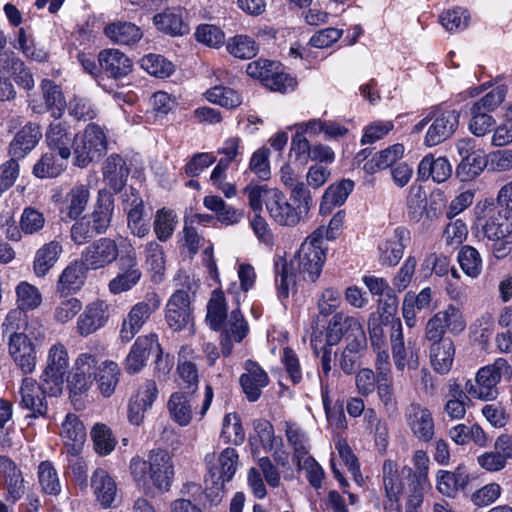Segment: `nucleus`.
Returning <instances> with one entry per match:
<instances>
[{
	"label": "nucleus",
	"mask_w": 512,
	"mask_h": 512,
	"mask_svg": "<svg viewBox=\"0 0 512 512\" xmlns=\"http://www.w3.org/2000/svg\"><path fill=\"white\" fill-rule=\"evenodd\" d=\"M120 270L121 273L117 274L109 281V291L114 294H121L131 290L138 284L141 279L142 273L137 268V258L134 248L130 247L120 257Z\"/></svg>",
	"instance_id": "2eb2a0df"
},
{
	"label": "nucleus",
	"mask_w": 512,
	"mask_h": 512,
	"mask_svg": "<svg viewBox=\"0 0 512 512\" xmlns=\"http://www.w3.org/2000/svg\"><path fill=\"white\" fill-rule=\"evenodd\" d=\"M98 63L101 69L113 78L128 75L132 69V61L118 49H105L99 53Z\"/></svg>",
	"instance_id": "cd10ccee"
},
{
	"label": "nucleus",
	"mask_w": 512,
	"mask_h": 512,
	"mask_svg": "<svg viewBox=\"0 0 512 512\" xmlns=\"http://www.w3.org/2000/svg\"><path fill=\"white\" fill-rule=\"evenodd\" d=\"M91 437L94 449L100 455L110 454L116 446L112 431L105 424H95L91 431Z\"/></svg>",
	"instance_id": "69168bd1"
},
{
	"label": "nucleus",
	"mask_w": 512,
	"mask_h": 512,
	"mask_svg": "<svg viewBox=\"0 0 512 512\" xmlns=\"http://www.w3.org/2000/svg\"><path fill=\"white\" fill-rule=\"evenodd\" d=\"M69 158H62L57 152L45 153L35 163L33 167V174L40 179L55 178L59 176L67 167Z\"/></svg>",
	"instance_id": "37998d69"
},
{
	"label": "nucleus",
	"mask_w": 512,
	"mask_h": 512,
	"mask_svg": "<svg viewBox=\"0 0 512 512\" xmlns=\"http://www.w3.org/2000/svg\"><path fill=\"white\" fill-rule=\"evenodd\" d=\"M258 45L247 35H236L227 42L228 52L236 58L251 59L258 52Z\"/></svg>",
	"instance_id": "bf43d9fd"
},
{
	"label": "nucleus",
	"mask_w": 512,
	"mask_h": 512,
	"mask_svg": "<svg viewBox=\"0 0 512 512\" xmlns=\"http://www.w3.org/2000/svg\"><path fill=\"white\" fill-rule=\"evenodd\" d=\"M406 205L409 218L415 222H419L427 207L426 191L421 185L413 184L410 186Z\"/></svg>",
	"instance_id": "4d7b16f0"
},
{
	"label": "nucleus",
	"mask_w": 512,
	"mask_h": 512,
	"mask_svg": "<svg viewBox=\"0 0 512 512\" xmlns=\"http://www.w3.org/2000/svg\"><path fill=\"white\" fill-rule=\"evenodd\" d=\"M221 438L226 443L240 445L245 439V432L236 413L226 414L223 419Z\"/></svg>",
	"instance_id": "e2e57ef3"
},
{
	"label": "nucleus",
	"mask_w": 512,
	"mask_h": 512,
	"mask_svg": "<svg viewBox=\"0 0 512 512\" xmlns=\"http://www.w3.org/2000/svg\"><path fill=\"white\" fill-rule=\"evenodd\" d=\"M113 211L114 201L111 195L105 191H99L94 210L91 215L87 217L98 235L104 234L108 230Z\"/></svg>",
	"instance_id": "c756f323"
},
{
	"label": "nucleus",
	"mask_w": 512,
	"mask_h": 512,
	"mask_svg": "<svg viewBox=\"0 0 512 512\" xmlns=\"http://www.w3.org/2000/svg\"><path fill=\"white\" fill-rule=\"evenodd\" d=\"M91 486L96 500L101 506L108 508L113 504L117 494V486L106 470L98 468L94 471Z\"/></svg>",
	"instance_id": "7c9ffc66"
},
{
	"label": "nucleus",
	"mask_w": 512,
	"mask_h": 512,
	"mask_svg": "<svg viewBox=\"0 0 512 512\" xmlns=\"http://www.w3.org/2000/svg\"><path fill=\"white\" fill-rule=\"evenodd\" d=\"M0 487L7 491L12 502L19 500L24 492V479L16 464L6 456H0Z\"/></svg>",
	"instance_id": "412c9836"
},
{
	"label": "nucleus",
	"mask_w": 512,
	"mask_h": 512,
	"mask_svg": "<svg viewBox=\"0 0 512 512\" xmlns=\"http://www.w3.org/2000/svg\"><path fill=\"white\" fill-rule=\"evenodd\" d=\"M89 199V187L85 184H76L61 200L60 213L70 220H76L85 211Z\"/></svg>",
	"instance_id": "bb28decb"
},
{
	"label": "nucleus",
	"mask_w": 512,
	"mask_h": 512,
	"mask_svg": "<svg viewBox=\"0 0 512 512\" xmlns=\"http://www.w3.org/2000/svg\"><path fill=\"white\" fill-rule=\"evenodd\" d=\"M42 137L38 124L28 123L22 127L9 144V154L13 158L22 159L29 154Z\"/></svg>",
	"instance_id": "393cba45"
},
{
	"label": "nucleus",
	"mask_w": 512,
	"mask_h": 512,
	"mask_svg": "<svg viewBox=\"0 0 512 512\" xmlns=\"http://www.w3.org/2000/svg\"><path fill=\"white\" fill-rule=\"evenodd\" d=\"M161 305V300L156 293H149L146 297L132 306L127 316L123 319L120 338L123 342H130L140 332L144 324L149 320Z\"/></svg>",
	"instance_id": "9b49d317"
},
{
	"label": "nucleus",
	"mask_w": 512,
	"mask_h": 512,
	"mask_svg": "<svg viewBox=\"0 0 512 512\" xmlns=\"http://www.w3.org/2000/svg\"><path fill=\"white\" fill-rule=\"evenodd\" d=\"M227 317L225 298L215 291L207 305L206 321L213 330H219Z\"/></svg>",
	"instance_id": "13d9d810"
},
{
	"label": "nucleus",
	"mask_w": 512,
	"mask_h": 512,
	"mask_svg": "<svg viewBox=\"0 0 512 512\" xmlns=\"http://www.w3.org/2000/svg\"><path fill=\"white\" fill-rule=\"evenodd\" d=\"M8 351L15 364L24 372L32 373L37 362L35 345L27 334L14 332L10 334Z\"/></svg>",
	"instance_id": "f3484780"
},
{
	"label": "nucleus",
	"mask_w": 512,
	"mask_h": 512,
	"mask_svg": "<svg viewBox=\"0 0 512 512\" xmlns=\"http://www.w3.org/2000/svg\"><path fill=\"white\" fill-rule=\"evenodd\" d=\"M48 385L38 383L31 377L23 378L19 387V407L26 411V418H40L45 417L48 413V402L46 395L53 396Z\"/></svg>",
	"instance_id": "1a4fd4ad"
},
{
	"label": "nucleus",
	"mask_w": 512,
	"mask_h": 512,
	"mask_svg": "<svg viewBox=\"0 0 512 512\" xmlns=\"http://www.w3.org/2000/svg\"><path fill=\"white\" fill-rule=\"evenodd\" d=\"M60 436L70 455H78L86 440V429L77 415L72 413L66 415Z\"/></svg>",
	"instance_id": "a878e982"
},
{
	"label": "nucleus",
	"mask_w": 512,
	"mask_h": 512,
	"mask_svg": "<svg viewBox=\"0 0 512 512\" xmlns=\"http://www.w3.org/2000/svg\"><path fill=\"white\" fill-rule=\"evenodd\" d=\"M487 165H489V157L483 150L478 149L469 157L461 159L456 168V174L462 181H468L480 175Z\"/></svg>",
	"instance_id": "09e8293b"
},
{
	"label": "nucleus",
	"mask_w": 512,
	"mask_h": 512,
	"mask_svg": "<svg viewBox=\"0 0 512 512\" xmlns=\"http://www.w3.org/2000/svg\"><path fill=\"white\" fill-rule=\"evenodd\" d=\"M85 266L83 262H73L68 265L60 274L56 291L61 296H68L69 294L79 290L84 284L85 280Z\"/></svg>",
	"instance_id": "4c0bfd02"
},
{
	"label": "nucleus",
	"mask_w": 512,
	"mask_h": 512,
	"mask_svg": "<svg viewBox=\"0 0 512 512\" xmlns=\"http://www.w3.org/2000/svg\"><path fill=\"white\" fill-rule=\"evenodd\" d=\"M445 328L451 334L459 335L466 329V319L462 310L453 304L447 305L436 313Z\"/></svg>",
	"instance_id": "5fc2aeb1"
},
{
	"label": "nucleus",
	"mask_w": 512,
	"mask_h": 512,
	"mask_svg": "<svg viewBox=\"0 0 512 512\" xmlns=\"http://www.w3.org/2000/svg\"><path fill=\"white\" fill-rule=\"evenodd\" d=\"M177 223L176 215L172 210L160 209L154 220V232L157 238L165 242L173 234Z\"/></svg>",
	"instance_id": "774afa93"
},
{
	"label": "nucleus",
	"mask_w": 512,
	"mask_h": 512,
	"mask_svg": "<svg viewBox=\"0 0 512 512\" xmlns=\"http://www.w3.org/2000/svg\"><path fill=\"white\" fill-rule=\"evenodd\" d=\"M69 369V356L64 344L57 342L47 352L46 366L41 375L44 385H51L47 388L52 395H60L64 378Z\"/></svg>",
	"instance_id": "6e6552de"
},
{
	"label": "nucleus",
	"mask_w": 512,
	"mask_h": 512,
	"mask_svg": "<svg viewBox=\"0 0 512 512\" xmlns=\"http://www.w3.org/2000/svg\"><path fill=\"white\" fill-rule=\"evenodd\" d=\"M430 363L433 369L442 375L447 374L454 361L455 346L452 339L442 340L428 345Z\"/></svg>",
	"instance_id": "f704fd0d"
},
{
	"label": "nucleus",
	"mask_w": 512,
	"mask_h": 512,
	"mask_svg": "<svg viewBox=\"0 0 512 512\" xmlns=\"http://www.w3.org/2000/svg\"><path fill=\"white\" fill-rule=\"evenodd\" d=\"M406 424L418 441L428 443L435 435V422L432 412L419 403H411L405 410Z\"/></svg>",
	"instance_id": "4468645a"
},
{
	"label": "nucleus",
	"mask_w": 512,
	"mask_h": 512,
	"mask_svg": "<svg viewBox=\"0 0 512 512\" xmlns=\"http://www.w3.org/2000/svg\"><path fill=\"white\" fill-rule=\"evenodd\" d=\"M460 114L456 110L432 109L416 123L413 132L420 133L427 127L423 143L434 147L449 139L457 130Z\"/></svg>",
	"instance_id": "7ed1b4c3"
},
{
	"label": "nucleus",
	"mask_w": 512,
	"mask_h": 512,
	"mask_svg": "<svg viewBox=\"0 0 512 512\" xmlns=\"http://www.w3.org/2000/svg\"><path fill=\"white\" fill-rule=\"evenodd\" d=\"M359 319L349 316L343 312L335 313L330 319L326 332L325 343L329 346L338 344L344 335H349L352 330V324L357 323Z\"/></svg>",
	"instance_id": "a18cd8bd"
},
{
	"label": "nucleus",
	"mask_w": 512,
	"mask_h": 512,
	"mask_svg": "<svg viewBox=\"0 0 512 512\" xmlns=\"http://www.w3.org/2000/svg\"><path fill=\"white\" fill-rule=\"evenodd\" d=\"M206 98L209 102L218 104L222 107L233 109L242 103L241 96L232 88L224 86H215L206 92Z\"/></svg>",
	"instance_id": "680f3d73"
},
{
	"label": "nucleus",
	"mask_w": 512,
	"mask_h": 512,
	"mask_svg": "<svg viewBox=\"0 0 512 512\" xmlns=\"http://www.w3.org/2000/svg\"><path fill=\"white\" fill-rule=\"evenodd\" d=\"M124 210L130 232L137 237H145L150 231V217L141 196L134 188H130V193L126 194Z\"/></svg>",
	"instance_id": "dca6fc26"
},
{
	"label": "nucleus",
	"mask_w": 512,
	"mask_h": 512,
	"mask_svg": "<svg viewBox=\"0 0 512 512\" xmlns=\"http://www.w3.org/2000/svg\"><path fill=\"white\" fill-rule=\"evenodd\" d=\"M285 435L293 450L294 462L309 455L310 442L304 429L294 422H285Z\"/></svg>",
	"instance_id": "49530a36"
},
{
	"label": "nucleus",
	"mask_w": 512,
	"mask_h": 512,
	"mask_svg": "<svg viewBox=\"0 0 512 512\" xmlns=\"http://www.w3.org/2000/svg\"><path fill=\"white\" fill-rule=\"evenodd\" d=\"M245 370L240 377V384L248 401L255 402L260 398L262 389L268 385L269 378L267 373L251 360L246 361Z\"/></svg>",
	"instance_id": "5701e85b"
},
{
	"label": "nucleus",
	"mask_w": 512,
	"mask_h": 512,
	"mask_svg": "<svg viewBox=\"0 0 512 512\" xmlns=\"http://www.w3.org/2000/svg\"><path fill=\"white\" fill-rule=\"evenodd\" d=\"M41 88L47 110L51 112L54 118H60L65 107V99L60 87L53 81L44 79Z\"/></svg>",
	"instance_id": "3c124183"
},
{
	"label": "nucleus",
	"mask_w": 512,
	"mask_h": 512,
	"mask_svg": "<svg viewBox=\"0 0 512 512\" xmlns=\"http://www.w3.org/2000/svg\"><path fill=\"white\" fill-rule=\"evenodd\" d=\"M129 175V168L125 160L118 154L110 155L103 166V176L107 185L119 192L125 186Z\"/></svg>",
	"instance_id": "473e14b6"
},
{
	"label": "nucleus",
	"mask_w": 512,
	"mask_h": 512,
	"mask_svg": "<svg viewBox=\"0 0 512 512\" xmlns=\"http://www.w3.org/2000/svg\"><path fill=\"white\" fill-rule=\"evenodd\" d=\"M353 189L354 182L350 179H343L330 185L322 196L320 213L323 215L329 214L335 207L344 204Z\"/></svg>",
	"instance_id": "58836bf2"
},
{
	"label": "nucleus",
	"mask_w": 512,
	"mask_h": 512,
	"mask_svg": "<svg viewBox=\"0 0 512 512\" xmlns=\"http://www.w3.org/2000/svg\"><path fill=\"white\" fill-rule=\"evenodd\" d=\"M418 177L422 180L432 178L434 182H445L452 174V166L445 157L434 158L426 155L418 165Z\"/></svg>",
	"instance_id": "2f4dec72"
},
{
	"label": "nucleus",
	"mask_w": 512,
	"mask_h": 512,
	"mask_svg": "<svg viewBox=\"0 0 512 512\" xmlns=\"http://www.w3.org/2000/svg\"><path fill=\"white\" fill-rule=\"evenodd\" d=\"M15 292L18 307L25 311L35 310L42 303V294L39 289L26 281L20 282Z\"/></svg>",
	"instance_id": "6e6d98bb"
},
{
	"label": "nucleus",
	"mask_w": 512,
	"mask_h": 512,
	"mask_svg": "<svg viewBox=\"0 0 512 512\" xmlns=\"http://www.w3.org/2000/svg\"><path fill=\"white\" fill-rule=\"evenodd\" d=\"M45 224L46 218L41 211L32 206L23 209L19 225L25 235L38 234L43 230Z\"/></svg>",
	"instance_id": "052dcab7"
},
{
	"label": "nucleus",
	"mask_w": 512,
	"mask_h": 512,
	"mask_svg": "<svg viewBox=\"0 0 512 512\" xmlns=\"http://www.w3.org/2000/svg\"><path fill=\"white\" fill-rule=\"evenodd\" d=\"M153 22L159 31L171 36H182L189 32V27L183 22L181 14L172 10L156 14Z\"/></svg>",
	"instance_id": "de8ad7c7"
},
{
	"label": "nucleus",
	"mask_w": 512,
	"mask_h": 512,
	"mask_svg": "<svg viewBox=\"0 0 512 512\" xmlns=\"http://www.w3.org/2000/svg\"><path fill=\"white\" fill-rule=\"evenodd\" d=\"M108 307L102 300L88 303L77 319V332L86 337L104 327L109 319Z\"/></svg>",
	"instance_id": "a211bd4d"
},
{
	"label": "nucleus",
	"mask_w": 512,
	"mask_h": 512,
	"mask_svg": "<svg viewBox=\"0 0 512 512\" xmlns=\"http://www.w3.org/2000/svg\"><path fill=\"white\" fill-rule=\"evenodd\" d=\"M510 366L503 358H498L493 364L480 368L474 380H468L466 392L473 398L489 401L498 395L497 384L502 375H508Z\"/></svg>",
	"instance_id": "39448f33"
},
{
	"label": "nucleus",
	"mask_w": 512,
	"mask_h": 512,
	"mask_svg": "<svg viewBox=\"0 0 512 512\" xmlns=\"http://www.w3.org/2000/svg\"><path fill=\"white\" fill-rule=\"evenodd\" d=\"M326 259L322 229H317L300 246L289 261L275 263V282L280 299H286L297 280L315 282L321 274Z\"/></svg>",
	"instance_id": "f257e3e1"
},
{
	"label": "nucleus",
	"mask_w": 512,
	"mask_h": 512,
	"mask_svg": "<svg viewBox=\"0 0 512 512\" xmlns=\"http://www.w3.org/2000/svg\"><path fill=\"white\" fill-rule=\"evenodd\" d=\"M222 327V353L224 356H229L232 351V342H241L247 335L249 327L238 309L230 313Z\"/></svg>",
	"instance_id": "b1692460"
},
{
	"label": "nucleus",
	"mask_w": 512,
	"mask_h": 512,
	"mask_svg": "<svg viewBox=\"0 0 512 512\" xmlns=\"http://www.w3.org/2000/svg\"><path fill=\"white\" fill-rule=\"evenodd\" d=\"M119 257V246L109 237H101L89 244L81 252V261L88 270L108 267Z\"/></svg>",
	"instance_id": "ddd939ff"
},
{
	"label": "nucleus",
	"mask_w": 512,
	"mask_h": 512,
	"mask_svg": "<svg viewBox=\"0 0 512 512\" xmlns=\"http://www.w3.org/2000/svg\"><path fill=\"white\" fill-rule=\"evenodd\" d=\"M167 409L171 419L179 426H188L193 417V405L191 397L187 393L175 392L168 402Z\"/></svg>",
	"instance_id": "a19ab883"
},
{
	"label": "nucleus",
	"mask_w": 512,
	"mask_h": 512,
	"mask_svg": "<svg viewBox=\"0 0 512 512\" xmlns=\"http://www.w3.org/2000/svg\"><path fill=\"white\" fill-rule=\"evenodd\" d=\"M477 219L488 240H502L512 233V212L504 206L484 205L477 212Z\"/></svg>",
	"instance_id": "0eeeda50"
},
{
	"label": "nucleus",
	"mask_w": 512,
	"mask_h": 512,
	"mask_svg": "<svg viewBox=\"0 0 512 512\" xmlns=\"http://www.w3.org/2000/svg\"><path fill=\"white\" fill-rule=\"evenodd\" d=\"M185 288L177 289L168 299L165 308V320L174 331L183 330L192 320L191 294L194 295L198 284L188 275H184Z\"/></svg>",
	"instance_id": "20e7f679"
},
{
	"label": "nucleus",
	"mask_w": 512,
	"mask_h": 512,
	"mask_svg": "<svg viewBox=\"0 0 512 512\" xmlns=\"http://www.w3.org/2000/svg\"><path fill=\"white\" fill-rule=\"evenodd\" d=\"M282 183L291 189V196L293 199H302L305 206L310 203L311 192L303 182L299 180L298 174L294 172L292 167L288 164L283 165L280 170Z\"/></svg>",
	"instance_id": "864d4df0"
},
{
	"label": "nucleus",
	"mask_w": 512,
	"mask_h": 512,
	"mask_svg": "<svg viewBox=\"0 0 512 512\" xmlns=\"http://www.w3.org/2000/svg\"><path fill=\"white\" fill-rule=\"evenodd\" d=\"M294 201L298 203L297 206L289 203L285 195L278 189L276 192L270 193L267 203V211L270 217L282 226L292 227L297 225L313 206V199L310 198V203L307 206H305L302 199H294Z\"/></svg>",
	"instance_id": "9d476101"
},
{
	"label": "nucleus",
	"mask_w": 512,
	"mask_h": 512,
	"mask_svg": "<svg viewBox=\"0 0 512 512\" xmlns=\"http://www.w3.org/2000/svg\"><path fill=\"white\" fill-rule=\"evenodd\" d=\"M215 460L214 454H207L205 457L208 466V474L205 478V496L212 505H218L225 495V483L229 482L224 480L219 474V469L212 462Z\"/></svg>",
	"instance_id": "e433bc0d"
},
{
	"label": "nucleus",
	"mask_w": 512,
	"mask_h": 512,
	"mask_svg": "<svg viewBox=\"0 0 512 512\" xmlns=\"http://www.w3.org/2000/svg\"><path fill=\"white\" fill-rule=\"evenodd\" d=\"M63 252L62 244L52 240L41 246L35 253L33 271L37 277H44L56 264Z\"/></svg>",
	"instance_id": "c9c22d12"
},
{
	"label": "nucleus",
	"mask_w": 512,
	"mask_h": 512,
	"mask_svg": "<svg viewBox=\"0 0 512 512\" xmlns=\"http://www.w3.org/2000/svg\"><path fill=\"white\" fill-rule=\"evenodd\" d=\"M383 484L387 498L391 502L390 512H401L398 500L403 492V482L398 475L396 465L391 460L383 464Z\"/></svg>",
	"instance_id": "ea45409f"
},
{
	"label": "nucleus",
	"mask_w": 512,
	"mask_h": 512,
	"mask_svg": "<svg viewBox=\"0 0 512 512\" xmlns=\"http://www.w3.org/2000/svg\"><path fill=\"white\" fill-rule=\"evenodd\" d=\"M129 471L133 481L145 493H149L153 487L168 491L174 477L172 458L162 449L151 450L147 460L140 456L133 457Z\"/></svg>",
	"instance_id": "f03ea898"
},
{
	"label": "nucleus",
	"mask_w": 512,
	"mask_h": 512,
	"mask_svg": "<svg viewBox=\"0 0 512 512\" xmlns=\"http://www.w3.org/2000/svg\"><path fill=\"white\" fill-rule=\"evenodd\" d=\"M469 483V476L461 466L455 471L439 470L436 476V488L439 493L447 497H455L460 489H465Z\"/></svg>",
	"instance_id": "72a5a7b5"
},
{
	"label": "nucleus",
	"mask_w": 512,
	"mask_h": 512,
	"mask_svg": "<svg viewBox=\"0 0 512 512\" xmlns=\"http://www.w3.org/2000/svg\"><path fill=\"white\" fill-rule=\"evenodd\" d=\"M38 478L42 490L51 495H57L61 491V484L53 464L43 461L38 467Z\"/></svg>",
	"instance_id": "338daca9"
},
{
	"label": "nucleus",
	"mask_w": 512,
	"mask_h": 512,
	"mask_svg": "<svg viewBox=\"0 0 512 512\" xmlns=\"http://www.w3.org/2000/svg\"><path fill=\"white\" fill-rule=\"evenodd\" d=\"M105 35L119 45H132L142 38V32L138 26L131 22H114L104 29Z\"/></svg>",
	"instance_id": "79ce46f5"
},
{
	"label": "nucleus",
	"mask_w": 512,
	"mask_h": 512,
	"mask_svg": "<svg viewBox=\"0 0 512 512\" xmlns=\"http://www.w3.org/2000/svg\"><path fill=\"white\" fill-rule=\"evenodd\" d=\"M405 148L402 144L396 143L388 148L376 153L368 160L363 169L367 174H374L388 167H393L395 162L402 158Z\"/></svg>",
	"instance_id": "c03bdc74"
},
{
	"label": "nucleus",
	"mask_w": 512,
	"mask_h": 512,
	"mask_svg": "<svg viewBox=\"0 0 512 512\" xmlns=\"http://www.w3.org/2000/svg\"><path fill=\"white\" fill-rule=\"evenodd\" d=\"M390 343L394 365L396 369L403 372L407 367L409 370H416L419 367V350L410 343L405 345L403 326L399 318L390 322Z\"/></svg>",
	"instance_id": "f8f14e48"
},
{
	"label": "nucleus",
	"mask_w": 512,
	"mask_h": 512,
	"mask_svg": "<svg viewBox=\"0 0 512 512\" xmlns=\"http://www.w3.org/2000/svg\"><path fill=\"white\" fill-rule=\"evenodd\" d=\"M410 239L411 236L408 229L397 227L393 234L379 245L380 262L387 266L397 265Z\"/></svg>",
	"instance_id": "aec40b11"
},
{
	"label": "nucleus",
	"mask_w": 512,
	"mask_h": 512,
	"mask_svg": "<svg viewBox=\"0 0 512 512\" xmlns=\"http://www.w3.org/2000/svg\"><path fill=\"white\" fill-rule=\"evenodd\" d=\"M45 140L49 149L62 158H70L71 148L75 146V134L66 122H53L49 125Z\"/></svg>",
	"instance_id": "6ab92c4d"
},
{
	"label": "nucleus",
	"mask_w": 512,
	"mask_h": 512,
	"mask_svg": "<svg viewBox=\"0 0 512 512\" xmlns=\"http://www.w3.org/2000/svg\"><path fill=\"white\" fill-rule=\"evenodd\" d=\"M120 368L116 362L105 361L99 367L98 389L104 397H110L118 384Z\"/></svg>",
	"instance_id": "8fccbe9b"
},
{
	"label": "nucleus",
	"mask_w": 512,
	"mask_h": 512,
	"mask_svg": "<svg viewBox=\"0 0 512 512\" xmlns=\"http://www.w3.org/2000/svg\"><path fill=\"white\" fill-rule=\"evenodd\" d=\"M107 151V140L102 128L89 124L83 133L75 134L74 165L84 168L100 159Z\"/></svg>",
	"instance_id": "423d86ee"
},
{
	"label": "nucleus",
	"mask_w": 512,
	"mask_h": 512,
	"mask_svg": "<svg viewBox=\"0 0 512 512\" xmlns=\"http://www.w3.org/2000/svg\"><path fill=\"white\" fill-rule=\"evenodd\" d=\"M458 262L463 272L471 277L477 278L483 269V261L479 251L470 246L464 245L458 252Z\"/></svg>",
	"instance_id": "603ef678"
},
{
	"label": "nucleus",
	"mask_w": 512,
	"mask_h": 512,
	"mask_svg": "<svg viewBox=\"0 0 512 512\" xmlns=\"http://www.w3.org/2000/svg\"><path fill=\"white\" fill-rule=\"evenodd\" d=\"M153 349L160 350L156 334L150 333L138 337L125 360L127 372L132 374L139 372L145 366Z\"/></svg>",
	"instance_id": "4be33fe9"
},
{
	"label": "nucleus",
	"mask_w": 512,
	"mask_h": 512,
	"mask_svg": "<svg viewBox=\"0 0 512 512\" xmlns=\"http://www.w3.org/2000/svg\"><path fill=\"white\" fill-rule=\"evenodd\" d=\"M141 67L150 75L158 78L169 77L174 71V65L161 55L149 54L140 61Z\"/></svg>",
	"instance_id": "0e129e2a"
},
{
	"label": "nucleus",
	"mask_w": 512,
	"mask_h": 512,
	"mask_svg": "<svg viewBox=\"0 0 512 512\" xmlns=\"http://www.w3.org/2000/svg\"><path fill=\"white\" fill-rule=\"evenodd\" d=\"M203 205L215 213L218 222L225 226L239 224L244 218V211L228 205L221 197L208 195L203 198Z\"/></svg>",
	"instance_id": "c85d7f7f"
}]
</instances>
